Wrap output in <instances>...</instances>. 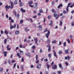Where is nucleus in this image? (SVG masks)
Returning a JSON list of instances; mask_svg holds the SVG:
<instances>
[{
    "label": "nucleus",
    "instance_id": "35",
    "mask_svg": "<svg viewBox=\"0 0 74 74\" xmlns=\"http://www.w3.org/2000/svg\"><path fill=\"white\" fill-rule=\"evenodd\" d=\"M19 32L18 31H16L15 32V34H18V33H19Z\"/></svg>",
    "mask_w": 74,
    "mask_h": 74
},
{
    "label": "nucleus",
    "instance_id": "17",
    "mask_svg": "<svg viewBox=\"0 0 74 74\" xmlns=\"http://www.w3.org/2000/svg\"><path fill=\"white\" fill-rule=\"evenodd\" d=\"M3 53L4 54V56H7V53L5 51H4L3 52Z\"/></svg>",
    "mask_w": 74,
    "mask_h": 74
},
{
    "label": "nucleus",
    "instance_id": "43",
    "mask_svg": "<svg viewBox=\"0 0 74 74\" xmlns=\"http://www.w3.org/2000/svg\"><path fill=\"white\" fill-rule=\"evenodd\" d=\"M58 74H60V73H61V71H58Z\"/></svg>",
    "mask_w": 74,
    "mask_h": 74
},
{
    "label": "nucleus",
    "instance_id": "49",
    "mask_svg": "<svg viewBox=\"0 0 74 74\" xmlns=\"http://www.w3.org/2000/svg\"><path fill=\"white\" fill-rule=\"evenodd\" d=\"M8 63L9 64H11V62H10V60H8Z\"/></svg>",
    "mask_w": 74,
    "mask_h": 74
},
{
    "label": "nucleus",
    "instance_id": "20",
    "mask_svg": "<svg viewBox=\"0 0 74 74\" xmlns=\"http://www.w3.org/2000/svg\"><path fill=\"white\" fill-rule=\"evenodd\" d=\"M51 11L52 12H53L54 13V14H56V12H55L54 9H52Z\"/></svg>",
    "mask_w": 74,
    "mask_h": 74
},
{
    "label": "nucleus",
    "instance_id": "29",
    "mask_svg": "<svg viewBox=\"0 0 74 74\" xmlns=\"http://www.w3.org/2000/svg\"><path fill=\"white\" fill-rule=\"evenodd\" d=\"M32 49H36V47L35 46V45H34L33 46H32Z\"/></svg>",
    "mask_w": 74,
    "mask_h": 74
},
{
    "label": "nucleus",
    "instance_id": "7",
    "mask_svg": "<svg viewBox=\"0 0 74 74\" xmlns=\"http://www.w3.org/2000/svg\"><path fill=\"white\" fill-rule=\"evenodd\" d=\"M10 3L11 4V6H9L8 7V9H10V8H13V6H14V4H13V3H12V2H10Z\"/></svg>",
    "mask_w": 74,
    "mask_h": 74
},
{
    "label": "nucleus",
    "instance_id": "19",
    "mask_svg": "<svg viewBox=\"0 0 74 74\" xmlns=\"http://www.w3.org/2000/svg\"><path fill=\"white\" fill-rule=\"evenodd\" d=\"M16 55L18 56L19 58H21V56L19 55V53H17Z\"/></svg>",
    "mask_w": 74,
    "mask_h": 74
},
{
    "label": "nucleus",
    "instance_id": "37",
    "mask_svg": "<svg viewBox=\"0 0 74 74\" xmlns=\"http://www.w3.org/2000/svg\"><path fill=\"white\" fill-rule=\"evenodd\" d=\"M17 3H18V1H15L14 2V4H17Z\"/></svg>",
    "mask_w": 74,
    "mask_h": 74
},
{
    "label": "nucleus",
    "instance_id": "8",
    "mask_svg": "<svg viewBox=\"0 0 74 74\" xmlns=\"http://www.w3.org/2000/svg\"><path fill=\"white\" fill-rule=\"evenodd\" d=\"M36 67L37 69H41V65L40 64H38L37 66Z\"/></svg>",
    "mask_w": 74,
    "mask_h": 74
},
{
    "label": "nucleus",
    "instance_id": "4",
    "mask_svg": "<svg viewBox=\"0 0 74 74\" xmlns=\"http://www.w3.org/2000/svg\"><path fill=\"white\" fill-rule=\"evenodd\" d=\"M49 34H50V31H49V30H48L47 32V33L45 35L47 38H48V37L49 36Z\"/></svg>",
    "mask_w": 74,
    "mask_h": 74
},
{
    "label": "nucleus",
    "instance_id": "30",
    "mask_svg": "<svg viewBox=\"0 0 74 74\" xmlns=\"http://www.w3.org/2000/svg\"><path fill=\"white\" fill-rule=\"evenodd\" d=\"M58 53L60 55L61 54V53H62V51H61V50H60L58 52Z\"/></svg>",
    "mask_w": 74,
    "mask_h": 74
},
{
    "label": "nucleus",
    "instance_id": "64",
    "mask_svg": "<svg viewBox=\"0 0 74 74\" xmlns=\"http://www.w3.org/2000/svg\"><path fill=\"white\" fill-rule=\"evenodd\" d=\"M74 10H73L71 12V14H73V13H74Z\"/></svg>",
    "mask_w": 74,
    "mask_h": 74
},
{
    "label": "nucleus",
    "instance_id": "28",
    "mask_svg": "<svg viewBox=\"0 0 74 74\" xmlns=\"http://www.w3.org/2000/svg\"><path fill=\"white\" fill-rule=\"evenodd\" d=\"M23 3H22V2H21L20 4V7H21L22 6H23Z\"/></svg>",
    "mask_w": 74,
    "mask_h": 74
},
{
    "label": "nucleus",
    "instance_id": "12",
    "mask_svg": "<svg viewBox=\"0 0 74 74\" xmlns=\"http://www.w3.org/2000/svg\"><path fill=\"white\" fill-rule=\"evenodd\" d=\"M39 28L40 30H42V25H40L39 26Z\"/></svg>",
    "mask_w": 74,
    "mask_h": 74
},
{
    "label": "nucleus",
    "instance_id": "44",
    "mask_svg": "<svg viewBox=\"0 0 74 74\" xmlns=\"http://www.w3.org/2000/svg\"><path fill=\"white\" fill-rule=\"evenodd\" d=\"M65 64H66V65L67 66L69 65V64L67 63V62H65Z\"/></svg>",
    "mask_w": 74,
    "mask_h": 74
},
{
    "label": "nucleus",
    "instance_id": "14",
    "mask_svg": "<svg viewBox=\"0 0 74 74\" xmlns=\"http://www.w3.org/2000/svg\"><path fill=\"white\" fill-rule=\"evenodd\" d=\"M69 49H68L67 50H65V53H68L69 54Z\"/></svg>",
    "mask_w": 74,
    "mask_h": 74
},
{
    "label": "nucleus",
    "instance_id": "40",
    "mask_svg": "<svg viewBox=\"0 0 74 74\" xmlns=\"http://www.w3.org/2000/svg\"><path fill=\"white\" fill-rule=\"evenodd\" d=\"M0 71H1V72H3V68H1L0 69Z\"/></svg>",
    "mask_w": 74,
    "mask_h": 74
},
{
    "label": "nucleus",
    "instance_id": "16",
    "mask_svg": "<svg viewBox=\"0 0 74 74\" xmlns=\"http://www.w3.org/2000/svg\"><path fill=\"white\" fill-rule=\"evenodd\" d=\"M70 58V56H68V57H65V60H67V59H68V60H69Z\"/></svg>",
    "mask_w": 74,
    "mask_h": 74
},
{
    "label": "nucleus",
    "instance_id": "38",
    "mask_svg": "<svg viewBox=\"0 0 74 74\" xmlns=\"http://www.w3.org/2000/svg\"><path fill=\"white\" fill-rule=\"evenodd\" d=\"M39 12L40 13H42L43 12V11L42 9H40L39 10Z\"/></svg>",
    "mask_w": 74,
    "mask_h": 74
},
{
    "label": "nucleus",
    "instance_id": "18",
    "mask_svg": "<svg viewBox=\"0 0 74 74\" xmlns=\"http://www.w3.org/2000/svg\"><path fill=\"white\" fill-rule=\"evenodd\" d=\"M28 4H29V5H31V4H33V1H29L28 2Z\"/></svg>",
    "mask_w": 74,
    "mask_h": 74
},
{
    "label": "nucleus",
    "instance_id": "1",
    "mask_svg": "<svg viewBox=\"0 0 74 74\" xmlns=\"http://www.w3.org/2000/svg\"><path fill=\"white\" fill-rule=\"evenodd\" d=\"M12 18L11 17H9V20H11L10 22V29H15L16 28V24H14L13 26L12 25V23H14V20L12 19Z\"/></svg>",
    "mask_w": 74,
    "mask_h": 74
},
{
    "label": "nucleus",
    "instance_id": "33",
    "mask_svg": "<svg viewBox=\"0 0 74 74\" xmlns=\"http://www.w3.org/2000/svg\"><path fill=\"white\" fill-rule=\"evenodd\" d=\"M52 44H54L55 43H56V41L55 40H53L52 42Z\"/></svg>",
    "mask_w": 74,
    "mask_h": 74
},
{
    "label": "nucleus",
    "instance_id": "13",
    "mask_svg": "<svg viewBox=\"0 0 74 74\" xmlns=\"http://www.w3.org/2000/svg\"><path fill=\"white\" fill-rule=\"evenodd\" d=\"M53 69H57V65L54 64L52 67Z\"/></svg>",
    "mask_w": 74,
    "mask_h": 74
},
{
    "label": "nucleus",
    "instance_id": "15",
    "mask_svg": "<svg viewBox=\"0 0 74 74\" xmlns=\"http://www.w3.org/2000/svg\"><path fill=\"white\" fill-rule=\"evenodd\" d=\"M53 52L54 53V56H55L56 58H57V57H58L57 56V55H56V52L55 51V50H53Z\"/></svg>",
    "mask_w": 74,
    "mask_h": 74
},
{
    "label": "nucleus",
    "instance_id": "23",
    "mask_svg": "<svg viewBox=\"0 0 74 74\" xmlns=\"http://www.w3.org/2000/svg\"><path fill=\"white\" fill-rule=\"evenodd\" d=\"M60 7H63V5H62V4H60L59 5V6L58 7V8H60Z\"/></svg>",
    "mask_w": 74,
    "mask_h": 74
},
{
    "label": "nucleus",
    "instance_id": "51",
    "mask_svg": "<svg viewBox=\"0 0 74 74\" xmlns=\"http://www.w3.org/2000/svg\"><path fill=\"white\" fill-rule=\"evenodd\" d=\"M38 16H40L41 15V13H39L37 14Z\"/></svg>",
    "mask_w": 74,
    "mask_h": 74
},
{
    "label": "nucleus",
    "instance_id": "48",
    "mask_svg": "<svg viewBox=\"0 0 74 74\" xmlns=\"http://www.w3.org/2000/svg\"><path fill=\"white\" fill-rule=\"evenodd\" d=\"M47 69H49V67H50L49 66V65L47 64Z\"/></svg>",
    "mask_w": 74,
    "mask_h": 74
},
{
    "label": "nucleus",
    "instance_id": "63",
    "mask_svg": "<svg viewBox=\"0 0 74 74\" xmlns=\"http://www.w3.org/2000/svg\"><path fill=\"white\" fill-rule=\"evenodd\" d=\"M45 62H47L48 61V59H45Z\"/></svg>",
    "mask_w": 74,
    "mask_h": 74
},
{
    "label": "nucleus",
    "instance_id": "55",
    "mask_svg": "<svg viewBox=\"0 0 74 74\" xmlns=\"http://www.w3.org/2000/svg\"><path fill=\"white\" fill-rule=\"evenodd\" d=\"M67 41L69 43H70V41L69 40V39H68L67 40Z\"/></svg>",
    "mask_w": 74,
    "mask_h": 74
},
{
    "label": "nucleus",
    "instance_id": "60",
    "mask_svg": "<svg viewBox=\"0 0 74 74\" xmlns=\"http://www.w3.org/2000/svg\"><path fill=\"white\" fill-rule=\"evenodd\" d=\"M63 13L64 14H66V11L65 10H64L63 12Z\"/></svg>",
    "mask_w": 74,
    "mask_h": 74
},
{
    "label": "nucleus",
    "instance_id": "11",
    "mask_svg": "<svg viewBox=\"0 0 74 74\" xmlns=\"http://www.w3.org/2000/svg\"><path fill=\"white\" fill-rule=\"evenodd\" d=\"M38 59V55H37L36 56V63H38L39 62V60H38L37 59Z\"/></svg>",
    "mask_w": 74,
    "mask_h": 74
},
{
    "label": "nucleus",
    "instance_id": "10",
    "mask_svg": "<svg viewBox=\"0 0 74 74\" xmlns=\"http://www.w3.org/2000/svg\"><path fill=\"white\" fill-rule=\"evenodd\" d=\"M34 41L35 43H36V45H37V44H38L37 43V42H38L37 39L36 38H35L34 39Z\"/></svg>",
    "mask_w": 74,
    "mask_h": 74
},
{
    "label": "nucleus",
    "instance_id": "5",
    "mask_svg": "<svg viewBox=\"0 0 74 74\" xmlns=\"http://www.w3.org/2000/svg\"><path fill=\"white\" fill-rule=\"evenodd\" d=\"M25 55L26 56H29V58H30L32 57V56L30 54V53L29 52H27L25 53Z\"/></svg>",
    "mask_w": 74,
    "mask_h": 74
},
{
    "label": "nucleus",
    "instance_id": "26",
    "mask_svg": "<svg viewBox=\"0 0 74 74\" xmlns=\"http://www.w3.org/2000/svg\"><path fill=\"white\" fill-rule=\"evenodd\" d=\"M7 39H5L4 40V43L5 44H7Z\"/></svg>",
    "mask_w": 74,
    "mask_h": 74
},
{
    "label": "nucleus",
    "instance_id": "21",
    "mask_svg": "<svg viewBox=\"0 0 74 74\" xmlns=\"http://www.w3.org/2000/svg\"><path fill=\"white\" fill-rule=\"evenodd\" d=\"M47 44H49L50 42H51V41L50 40L48 39L47 40Z\"/></svg>",
    "mask_w": 74,
    "mask_h": 74
},
{
    "label": "nucleus",
    "instance_id": "27",
    "mask_svg": "<svg viewBox=\"0 0 74 74\" xmlns=\"http://www.w3.org/2000/svg\"><path fill=\"white\" fill-rule=\"evenodd\" d=\"M48 56L49 58H51V56H52V54H49Z\"/></svg>",
    "mask_w": 74,
    "mask_h": 74
},
{
    "label": "nucleus",
    "instance_id": "3",
    "mask_svg": "<svg viewBox=\"0 0 74 74\" xmlns=\"http://www.w3.org/2000/svg\"><path fill=\"white\" fill-rule=\"evenodd\" d=\"M53 16L54 17H56V19H58L59 16V15L57 14H56V13H55L54 14Z\"/></svg>",
    "mask_w": 74,
    "mask_h": 74
},
{
    "label": "nucleus",
    "instance_id": "54",
    "mask_svg": "<svg viewBox=\"0 0 74 74\" xmlns=\"http://www.w3.org/2000/svg\"><path fill=\"white\" fill-rule=\"evenodd\" d=\"M14 62H15V61H14V60H12L11 61L12 63H14Z\"/></svg>",
    "mask_w": 74,
    "mask_h": 74
},
{
    "label": "nucleus",
    "instance_id": "42",
    "mask_svg": "<svg viewBox=\"0 0 74 74\" xmlns=\"http://www.w3.org/2000/svg\"><path fill=\"white\" fill-rule=\"evenodd\" d=\"M63 45L64 47H65L66 46V42H65L63 43Z\"/></svg>",
    "mask_w": 74,
    "mask_h": 74
},
{
    "label": "nucleus",
    "instance_id": "45",
    "mask_svg": "<svg viewBox=\"0 0 74 74\" xmlns=\"http://www.w3.org/2000/svg\"><path fill=\"white\" fill-rule=\"evenodd\" d=\"M40 53H41V52H42V49H40Z\"/></svg>",
    "mask_w": 74,
    "mask_h": 74
},
{
    "label": "nucleus",
    "instance_id": "22",
    "mask_svg": "<svg viewBox=\"0 0 74 74\" xmlns=\"http://www.w3.org/2000/svg\"><path fill=\"white\" fill-rule=\"evenodd\" d=\"M59 66L60 68H61V69L62 70L63 69V67H62V64H59Z\"/></svg>",
    "mask_w": 74,
    "mask_h": 74
},
{
    "label": "nucleus",
    "instance_id": "61",
    "mask_svg": "<svg viewBox=\"0 0 74 74\" xmlns=\"http://www.w3.org/2000/svg\"><path fill=\"white\" fill-rule=\"evenodd\" d=\"M70 39L71 40L72 39V38H73V36H70Z\"/></svg>",
    "mask_w": 74,
    "mask_h": 74
},
{
    "label": "nucleus",
    "instance_id": "58",
    "mask_svg": "<svg viewBox=\"0 0 74 74\" xmlns=\"http://www.w3.org/2000/svg\"><path fill=\"white\" fill-rule=\"evenodd\" d=\"M51 66L53 65V62H52V63L51 64Z\"/></svg>",
    "mask_w": 74,
    "mask_h": 74
},
{
    "label": "nucleus",
    "instance_id": "53",
    "mask_svg": "<svg viewBox=\"0 0 74 74\" xmlns=\"http://www.w3.org/2000/svg\"><path fill=\"white\" fill-rule=\"evenodd\" d=\"M16 66V64H14V69H15V66Z\"/></svg>",
    "mask_w": 74,
    "mask_h": 74
},
{
    "label": "nucleus",
    "instance_id": "36",
    "mask_svg": "<svg viewBox=\"0 0 74 74\" xmlns=\"http://www.w3.org/2000/svg\"><path fill=\"white\" fill-rule=\"evenodd\" d=\"M4 32H5V34H8V32L6 30H5L4 31Z\"/></svg>",
    "mask_w": 74,
    "mask_h": 74
},
{
    "label": "nucleus",
    "instance_id": "31",
    "mask_svg": "<svg viewBox=\"0 0 74 74\" xmlns=\"http://www.w3.org/2000/svg\"><path fill=\"white\" fill-rule=\"evenodd\" d=\"M20 53L21 55H23V52L22 51H20Z\"/></svg>",
    "mask_w": 74,
    "mask_h": 74
},
{
    "label": "nucleus",
    "instance_id": "39",
    "mask_svg": "<svg viewBox=\"0 0 74 74\" xmlns=\"http://www.w3.org/2000/svg\"><path fill=\"white\" fill-rule=\"evenodd\" d=\"M62 20L61 21H60V25L62 26V24L63 23H62Z\"/></svg>",
    "mask_w": 74,
    "mask_h": 74
},
{
    "label": "nucleus",
    "instance_id": "56",
    "mask_svg": "<svg viewBox=\"0 0 74 74\" xmlns=\"http://www.w3.org/2000/svg\"><path fill=\"white\" fill-rule=\"evenodd\" d=\"M5 8H8V5H7L5 7Z\"/></svg>",
    "mask_w": 74,
    "mask_h": 74
},
{
    "label": "nucleus",
    "instance_id": "2",
    "mask_svg": "<svg viewBox=\"0 0 74 74\" xmlns=\"http://www.w3.org/2000/svg\"><path fill=\"white\" fill-rule=\"evenodd\" d=\"M38 5V3H34V8H35V9H36V10L38 8V7L37 6Z\"/></svg>",
    "mask_w": 74,
    "mask_h": 74
},
{
    "label": "nucleus",
    "instance_id": "41",
    "mask_svg": "<svg viewBox=\"0 0 74 74\" xmlns=\"http://www.w3.org/2000/svg\"><path fill=\"white\" fill-rule=\"evenodd\" d=\"M25 32H27V28L25 27Z\"/></svg>",
    "mask_w": 74,
    "mask_h": 74
},
{
    "label": "nucleus",
    "instance_id": "62",
    "mask_svg": "<svg viewBox=\"0 0 74 74\" xmlns=\"http://www.w3.org/2000/svg\"><path fill=\"white\" fill-rule=\"evenodd\" d=\"M6 18H8V14H7L6 15Z\"/></svg>",
    "mask_w": 74,
    "mask_h": 74
},
{
    "label": "nucleus",
    "instance_id": "9",
    "mask_svg": "<svg viewBox=\"0 0 74 74\" xmlns=\"http://www.w3.org/2000/svg\"><path fill=\"white\" fill-rule=\"evenodd\" d=\"M71 4H72V3H70L68 4V6H67L66 8V11L67 12L69 11V9H68V8L70 7V5H71Z\"/></svg>",
    "mask_w": 74,
    "mask_h": 74
},
{
    "label": "nucleus",
    "instance_id": "57",
    "mask_svg": "<svg viewBox=\"0 0 74 74\" xmlns=\"http://www.w3.org/2000/svg\"><path fill=\"white\" fill-rule=\"evenodd\" d=\"M23 20H21L20 21V23H23Z\"/></svg>",
    "mask_w": 74,
    "mask_h": 74
},
{
    "label": "nucleus",
    "instance_id": "32",
    "mask_svg": "<svg viewBox=\"0 0 74 74\" xmlns=\"http://www.w3.org/2000/svg\"><path fill=\"white\" fill-rule=\"evenodd\" d=\"M47 30H48V29H47V28H45V30L44 31V33H45V32H47Z\"/></svg>",
    "mask_w": 74,
    "mask_h": 74
},
{
    "label": "nucleus",
    "instance_id": "50",
    "mask_svg": "<svg viewBox=\"0 0 74 74\" xmlns=\"http://www.w3.org/2000/svg\"><path fill=\"white\" fill-rule=\"evenodd\" d=\"M73 21H74V20ZM71 25H72V26L74 25V22H73L71 23Z\"/></svg>",
    "mask_w": 74,
    "mask_h": 74
},
{
    "label": "nucleus",
    "instance_id": "24",
    "mask_svg": "<svg viewBox=\"0 0 74 74\" xmlns=\"http://www.w3.org/2000/svg\"><path fill=\"white\" fill-rule=\"evenodd\" d=\"M52 24H53V22H52V21H51V23H50L49 25V26H52Z\"/></svg>",
    "mask_w": 74,
    "mask_h": 74
},
{
    "label": "nucleus",
    "instance_id": "59",
    "mask_svg": "<svg viewBox=\"0 0 74 74\" xmlns=\"http://www.w3.org/2000/svg\"><path fill=\"white\" fill-rule=\"evenodd\" d=\"M7 49L8 51H10V50L11 49V48H7Z\"/></svg>",
    "mask_w": 74,
    "mask_h": 74
},
{
    "label": "nucleus",
    "instance_id": "25",
    "mask_svg": "<svg viewBox=\"0 0 74 74\" xmlns=\"http://www.w3.org/2000/svg\"><path fill=\"white\" fill-rule=\"evenodd\" d=\"M21 11L22 12H25V10H23V8H22L21 9Z\"/></svg>",
    "mask_w": 74,
    "mask_h": 74
},
{
    "label": "nucleus",
    "instance_id": "46",
    "mask_svg": "<svg viewBox=\"0 0 74 74\" xmlns=\"http://www.w3.org/2000/svg\"><path fill=\"white\" fill-rule=\"evenodd\" d=\"M21 69L22 70H23V66H21Z\"/></svg>",
    "mask_w": 74,
    "mask_h": 74
},
{
    "label": "nucleus",
    "instance_id": "34",
    "mask_svg": "<svg viewBox=\"0 0 74 74\" xmlns=\"http://www.w3.org/2000/svg\"><path fill=\"white\" fill-rule=\"evenodd\" d=\"M47 18L48 19H51V15H49L47 17Z\"/></svg>",
    "mask_w": 74,
    "mask_h": 74
},
{
    "label": "nucleus",
    "instance_id": "6",
    "mask_svg": "<svg viewBox=\"0 0 74 74\" xmlns=\"http://www.w3.org/2000/svg\"><path fill=\"white\" fill-rule=\"evenodd\" d=\"M47 47L48 48V52H51V46L49 45H48L47 46Z\"/></svg>",
    "mask_w": 74,
    "mask_h": 74
},
{
    "label": "nucleus",
    "instance_id": "52",
    "mask_svg": "<svg viewBox=\"0 0 74 74\" xmlns=\"http://www.w3.org/2000/svg\"><path fill=\"white\" fill-rule=\"evenodd\" d=\"M29 7H31L32 8H33V7H34V5H29Z\"/></svg>",
    "mask_w": 74,
    "mask_h": 74
},
{
    "label": "nucleus",
    "instance_id": "47",
    "mask_svg": "<svg viewBox=\"0 0 74 74\" xmlns=\"http://www.w3.org/2000/svg\"><path fill=\"white\" fill-rule=\"evenodd\" d=\"M16 16L18 18H19V14H18Z\"/></svg>",
    "mask_w": 74,
    "mask_h": 74
}]
</instances>
